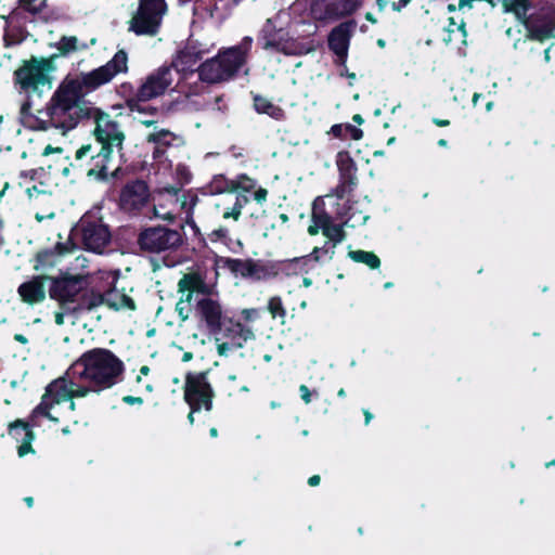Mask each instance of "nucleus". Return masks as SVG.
Masks as SVG:
<instances>
[{
  "instance_id": "obj_17",
  "label": "nucleus",
  "mask_w": 555,
  "mask_h": 555,
  "mask_svg": "<svg viewBox=\"0 0 555 555\" xmlns=\"http://www.w3.org/2000/svg\"><path fill=\"white\" fill-rule=\"evenodd\" d=\"M173 74L171 67H160L155 73L151 74L142 83L137 92L138 100L146 102L153 98L163 94L166 89L171 85Z\"/></svg>"
},
{
  "instance_id": "obj_63",
  "label": "nucleus",
  "mask_w": 555,
  "mask_h": 555,
  "mask_svg": "<svg viewBox=\"0 0 555 555\" xmlns=\"http://www.w3.org/2000/svg\"><path fill=\"white\" fill-rule=\"evenodd\" d=\"M364 416H365V424L367 425L371 422L373 416L369 411L364 412Z\"/></svg>"
},
{
  "instance_id": "obj_43",
  "label": "nucleus",
  "mask_w": 555,
  "mask_h": 555,
  "mask_svg": "<svg viewBox=\"0 0 555 555\" xmlns=\"http://www.w3.org/2000/svg\"><path fill=\"white\" fill-rule=\"evenodd\" d=\"M260 317V310L256 308L243 309L241 311V321L245 324L256 321Z\"/></svg>"
},
{
  "instance_id": "obj_24",
  "label": "nucleus",
  "mask_w": 555,
  "mask_h": 555,
  "mask_svg": "<svg viewBox=\"0 0 555 555\" xmlns=\"http://www.w3.org/2000/svg\"><path fill=\"white\" fill-rule=\"evenodd\" d=\"M279 273V263L260 259H250L248 280L266 281L275 278Z\"/></svg>"
},
{
  "instance_id": "obj_21",
  "label": "nucleus",
  "mask_w": 555,
  "mask_h": 555,
  "mask_svg": "<svg viewBox=\"0 0 555 555\" xmlns=\"http://www.w3.org/2000/svg\"><path fill=\"white\" fill-rule=\"evenodd\" d=\"M35 427L31 423V414L29 415V422L25 423L22 420H17L9 426V434L17 441H21L18 447V455L24 456L31 451V441L34 440V434L29 429Z\"/></svg>"
},
{
  "instance_id": "obj_42",
  "label": "nucleus",
  "mask_w": 555,
  "mask_h": 555,
  "mask_svg": "<svg viewBox=\"0 0 555 555\" xmlns=\"http://www.w3.org/2000/svg\"><path fill=\"white\" fill-rule=\"evenodd\" d=\"M46 4V0H21V5L28 12L37 13Z\"/></svg>"
},
{
  "instance_id": "obj_59",
  "label": "nucleus",
  "mask_w": 555,
  "mask_h": 555,
  "mask_svg": "<svg viewBox=\"0 0 555 555\" xmlns=\"http://www.w3.org/2000/svg\"><path fill=\"white\" fill-rule=\"evenodd\" d=\"M450 26H455V23L453 21H451V25ZM456 27L465 36V25H464V23H461L460 25H456Z\"/></svg>"
},
{
  "instance_id": "obj_57",
  "label": "nucleus",
  "mask_w": 555,
  "mask_h": 555,
  "mask_svg": "<svg viewBox=\"0 0 555 555\" xmlns=\"http://www.w3.org/2000/svg\"><path fill=\"white\" fill-rule=\"evenodd\" d=\"M376 5L379 11H383L388 5V2L386 0H376Z\"/></svg>"
},
{
  "instance_id": "obj_29",
  "label": "nucleus",
  "mask_w": 555,
  "mask_h": 555,
  "mask_svg": "<svg viewBox=\"0 0 555 555\" xmlns=\"http://www.w3.org/2000/svg\"><path fill=\"white\" fill-rule=\"evenodd\" d=\"M208 237L212 243H221L230 251L240 254L243 250V243L238 238H233L230 234V230L225 227H219L212 230Z\"/></svg>"
},
{
  "instance_id": "obj_55",
  "label": "nucleus",
  "mask_w": 555,
  "mask_h": 555,
  "mask_svg": "<svg viewBox=\"0 0 555 555\" xmlns=\"http://www.w3.org/2000/svg\"><path fill=\"white\" fill-rule=\"evenodd\" d=\"M3 40H4V43H5V46H7V47H10V46H12V44H15V43H16V41L11 40L9 33H5V34H4V36H3Z\"/></svg>"
},
{
  "instance_id": "obj_3",
  "label": "nucleus",
  "mask_w": 555,
  "mask_h": 555,
  "mask_svg": "<svg viewBox=\"0 0 555 555\" xmlns=\"http://www.w3.org/2000/svg\"><path fill=\"white\" fill-rule=\"evenodd\" d=\"M94 121L96 145L87 144L79 147L72 166L85 169L88 177L103 180L117 160L116 168H119L125 133L107 115H100Z\"/></svg>"
},
{
  "instance_id": "obj_36",
  "label": "nucleus",
  "mask_w": 555,
  "mask_h": 555,
  "mask_svg": "<svg viewBox=\"0 0 555 555\" xmlns=\"http://www.w3.org/2000/svg\"><path fill=\"white\" fill-rule=\"evenodd\" d=\"M55 47L62 54H69L79 49H86L87 44L86 43L80 44L78 38L75 36H63L57 41Z\"/></svg>"
},
{
  "instance_id": "obj_8",
  "label": "nucleus",
  "mask_w": 555,
  "mask_h": 555,
  "mask_svg": "<svg viewBox=\"0 0 555 555\" xmlns=\"http://www.w3.org/2000/svg\"><path fill=\"white\" fill-rule=\"evenodd\" d=\"M49 62L31 57L25 61L14 72V87L20 94L26 96L25 100L31 102L33 95H42L44 89L51 88Z\"/></svg>"
},
{
  "instance_id": "obj_23",
  "label": "nucleus",
  "mask_w": 555,
  "mask_h": 555,
  "mask_svg": "<svg viewBox=\"0 0 555 555\" xmlns=\"http://www.w3.org/2000/svg\"><path fill=\"white\" fill-rule=\"evenodd\" d=\"M363 3V0H327L325 15L330 18H341L354 13Z\"/></svg>"
},
{
  "instance_id": "obj_50",
  "label": "nucleus",
  "mask_w": 555,
  "mask_h": 555,
  "mask_svg": "<svg viewBox=\"0 0 555 555\" xmlns=\"http://www.w3.org/2000/svg\"><path fill=\"white\" fill-rule=\"evenodd\" d=\"M37 175V171L35 169L30 170H24L20 173L21 179L29 178L30 180L35 179V176Z\"/></svg>"
},
{
  "instance_id": "obj_13",
  "label": "nucleus",
  "mask_w": 555,
  "mask_h": 555,
  "mask_svg": "<svg viewBox=\"0 0 555 555\" xmlns=\"http://www.w3.org/2000/svg\"><path fill=\"white\" fill-rule=\"evenodd\" d=\"M165 12L164 0H141L131 20L130 29L137 35L153 36L157 34Z\"/></svg>"
},
{
  "instance_id": "obj_47",
  "label": "nucleus",
  "mask_w": 555,
  "mask_h": 555,
  "mask_svg": "<svg viewBox=\"0 0 555 555\" xmlns=\"http://www.w3.org/2000/svg\"><path fill=\"white\" fill-rule=\"evenodd\" d=\"M268 191L263 188H259L254 192V199L258 203H263L267 199Z\"/></svg>"
},
{
  "instance_id": "obj_60",
  "label": "nucleus",
  "mask_w": 555,
  "mask_h": 555,
  "mask_svg": "<svg viewBox=\"0 0 555 555\" xmlns=\"http://www.w3.org/2000/svg\"><path fill=\"white\" fill-rule=\"evenodd\" d=\"M365 18H366L369 22L373 23V24H375V23L377 22V20L374 17V15H373L372 13H370V12H367V13L365 14Z\"/></svg>"
},
{
  "instance_id": "obj_28",
  "label": "nucleus",
  "mask_w": 555,
  "mask_h": 555,
  "mask_svg": "<svg viewBox=\"0 0 555 555\" xmlns=\"http://www.w3.org/2000/svg\"><path fill=\"white\" fill-rule=\"evenodd\" d=\"M146 140L155 144L153 156L157 158L164 154L166 146L171 145L177 140V137L166 129L155 127L153 131L146 134Z\"/></svg>"
},
{
  "instance_id": "obj_41",
  "label": "nucleus",
  "mask_w": 555,
  "mask_h": 555,
  "mask_svg": "<svg viewBox=\"0 0 555 555\" xmlns=\"http://www.w3.org/2000/svg\"><path fill=\"white\" fill-rule=\"evenodd\" d=\"M233 182H234V191L241 189L245 192H250L256 186L255 180L248 178L245 175L237 176V178L235 180H233Z\"/></svg>"
},
{
  "instance_id": "obj_11",
  "label": "nucleus",
  "mask_w": 555,
  "mask_h": 555,
  "mask_svg": "<svg viewBox=\"0 0 555 555\" xmlns=\"http://www.w3.org/2000/svg\"><path fill=\"white\" fill-rule=\"evenodd\" d=\"M312 221L317 227L321 228L322 233L328 238L322 247H315L312 255L315 261H319L322 256L332 259L335 254L337 244L345 240V232L341 224H334L331 216H328L322 208V203L315 201L312 207Z\"/></svg>"
},
{
  "instance_id": "obj_18",
  "label": "nucleus",
  "mask_w": 555,
  "mask_h": 555,
  "mask_svg": "<svg viewBox=\"0 0 555 555\" xmlns=\"http://www.w3.org/2000/svg\"><path fill=\"white\" fill-rule=\"evenodd\" d=\"M150 198V191L144 181L135 180L127 183L119 196L120 207L126 211L140 210Z\"/></svg>"
},
{
  "instance_id": "obj_10",
  "label": "nucleus",
  "mask_w": 555,
  "mask_h": 555,
  "mask_svg": "<svg viewBox=\"0 0 555 555\" xmlns=\"http://www.w3.org/2000/svg\"><path fill=\"white\" fill-rule=\"evenodd\" d=\"M74 235L81 240L86 249L102 254L111 242V232L102 219L92 214L81 217L74 229Z\"/></svg>"
},
{
  "instance_id": "obj_54",
  "label": "nucleus",
  "mask_w": 555,
  "mask_h": 555,
  "mask_svg": "<svg viewBox=\"0 0 555 555\" xmlns=\"http://www.w3.org/2000/svg\"><path fill=\"white\" fill-rule=\"evenodd\" d=\"M313 224H311L308 229L309 234L315 235L321 228L317 227V224L312 221Z\"/></svg>"
},
{
  "instance_id": "obj_34",
  "label": "nucleus",
  "mask_w": 555,
  "mask_h": 555,
  "mask_svg": "<svg viewBox=\"0 0 555 555\" xmlns=\"http://www.w3.org/2000/svg\"><path fill=\"white\" fill-rule=\"evenodd\" d=\"M348 256L356 262L369 266L371 269H377L380 266L379 258L372 251L350 250Z\"/></svg>"
},
{
  "instance_id": "obj_64",
  "label": "nucleus",
  "mask_w": 555,
  "mask_h": 555,
  "mask_svg": "<svg viewBox=\"0 0 555 555\" xmlns=\"http://www.w3.org/2000/svg\"><path fill=\"white\" fill-rule=\"evenodd\" d=\"M527 0H517L516 3L518 5H521V8L526 11L527 10V4H526Z\"/></svg>"
},
{
  "instance_id": "obj_53",
  "label": "nucleus",
  "mask_w": 555,
  "mask_h": 555,
  "mask_svg": "<svg viewBox=\"0 0 555 555\" xmlns=\"http://www.w3.org/2000/svg\"><path fill=\"white\" fill-rule=\"evenodd\" d=\"M55 323H56L57 325H63V324H64V313H62V312H57V313L55 314Z\"/></svg>"
},
{
  "instance_id": "obj_61",
  "label": "nucleus",
  "mask_w": 555,
  "mask_h": 555,
  "mask_svg": "<svg viewBox=\"0 0 555 555\" xmlns=\"http://www.w3.org/2000/svg\"><path fill=\"white\" fill-rule=\"evenodd\" d=\"M353 121L361 125L363 122V118L361 117V115L359 114H356L353 117H352Z\"/></svg>"
},
{
  "instance_id": "obj_35",
  "label": "nucleus",
  "mask_w": 555,
  "mask_h": 555,
  "mask_svg": "<svg viewBox=\"0 0 555 555\" xmlns=\"http://www.w3.org/2000/svg\"><path fill=\"white\" fill-rule=\"evenodd\" d=\"M337 167L343 178H354V164L348 152H339L336 157Z\"/></svg>"
},
{
  "instance_id": "obj_27",
  "label": "nucleus",
  "mask_w": 555,
  "mask_h": 555,
  "mask_svg": "<svg viewBox=\"0 0 555 555\" xmlns=\"http://www.w3.org/2000/svg\"><path fill=\"white\" fill-rule=\"evenodd\" d=\"M249 262L250 258L238 259L229 257H218L216 259V267L218 269L228 270L236 278L240 276L248 280Z\"/></svg>"
},
{
  "instance_id": "obj_22",
  "label": "nucleus",
  "mask_w": 555,
  "mask_h": 555,
  "mask_svg": "<svg viewBox=\"0 0 555 555\" xmlns=\"http://www.w3.org/2000/svg\"><path fill=\"white\" fill-rule=\"evenodd\" d=\"M46 276H36L20 285L18 294L25 302L36 304L46 298L44 281Z\"/></svg>"
},
{
  "instance_id": "obj_6",
  "label": "nucleus",
  "mask_w": 555,
  "mask_h": 555,
  "mask_svg": "<svg viewBox=\"0 0 555 555\" xmlns=\"http://www.w3.org/2000/svg\"><path fill=\"white\" fill-rule=\"evenodd\" d=\"M285 13H279L263 25L259 42L266 50H274L285 55H302L313 50V41L308 38H294L284 27Z\"/></svg>"
},
{
  "instance_id": "obj_14",
  "label": "nucleus",
  "mask_w": 555,
  "mask_h": 555,
  "mask_svg": "<svg viewBox=\"0 0 555 555\" xmlns=\"http://www.w3.org/2000/svg\"><path fill=\"white\" fill-rule=\"evenodd\" d=\"M221 333L227 340L220 341V338H216L217 352L220 357H228L232 351L243 348L246 343L256 338L253 327L241 320L228 319Z\"/></svg>"
},
{
  "instance_id": "obj_2",
  "label": "nucleus",
  "mask_w": 555,
  "mask_h": 555,
  "mask_svg": "<svg viewBox=\"0 0 555 555\" xmlns=\"http://www.w3.org/2000/svg\"><path fill=\"white\" fill-rule=\"evenodd\" d=\"M124 371L122 361L107 349L83 352L62 376L46 386L39 404L31 411L33 425L41 426L42 418L59 423L52 414L55 405L112 388L122 380Z\"/></svg>"
},
{
  "instance_id": "obj_33",
  "label": "nucleus",
  "mask_w": 555,
  "mask_h": 555,
  "mask_svg": "<svg viewBox=\"0 0 555 555\" xmlns=\"http://www.w3.org/2000/svg\"><path fill=\"white\" fill-rule=\"evenodd\" d=\"M331 133L339 139L360 140L363 137V131L350 124H337L332 126Z\"/></svg>"
},
{
  "instance_id": "obj_30",
  "label": "nucleus",
  "mask_w": 555,
  "mask_h": 555,
  "mask_svg": "<svg viewBox=\"0 0 555 555\" xmlns=\"http://www.w3.org/2000/svg\"><path fill=\"white\" fill-rule=\"evenodd\" d=\"M105 305L114 310L135 309L133 299L116 288L105 291Z\"/></svg>"
},
{
  "instance_id": "obj_19",
  "label": "nucleus",
  "mask_w": 555,
  "mask_h": 555,
  "mask_svg": "<svg viewBox=\"0 0 555 555\" xmlns=\"http://www.w3.org/2000/svg\"><path fill=\"white\" fill-rule=\"evenodd\" d=\"M353 27V22L341 23L335 27L328 36V47L336 54L341 64H344L347 59L349 37Z\"/></svg>"
},
{
  "instance_id": "obj_9",
  "label": "nucleus",
  "mask_w": 555,
  "mask_h": 555,
  "mask_svg": "<svg viewBox=\"0 0 555 555\" xmlns=\"http://www.w3.org/2000/svg\"><path fill=\"white\" fill-rule=\"evenodd\" d=\"M141 250L149 254L176 251L183 244L181 231L163 225L149 227L138 237Z\"/></svg>"
},
{
  "instance_id": "obj_32",
  "label": "nucleus",
  "mask_w": 555,
  "mask_h": 555,
  "mask_svg": "<svg viewBox=\"0 0 555 555\" xmlns=\"http://www.w3.org/2000/svg\"><path fill=\"white\" fill-rule=\"evenodd\" d=\"M254 106L259 114H267L276 120L281 119L284 115L282 108L261 96H255Z\"/></svg>"
},
{
  "instance_id": "obj_25",
  "label": "nucleus",
  "mask_w": 555,
  "mask_h": 555,
  "mask_svg": "<svg viewBox=\"0 0 555 555\" xmlns=\"http://www.w3.org/2000/svg\"><path fill=\"white\" fill-rule=\"evenodd\" d=\"M312 262H317L312 253L307 256L296 257L279 263L280 272L286 275H298L307 273L312 269Z\"/></svg>"
},
{
  "instance_id": "obj_7",
  "label": "nucleus",
  "mask_w": 555,
  "mask_h": 555,
  "mask_svg": "<svg viewBox=\"0 0 555 555\" xmlns=\"http://www.w3.org/2000/svg\"><path fill=\"white\" fill-rule=\"evenodd\" d=\"M152 199L153 216L165 221H173L184 215L185 221L189 222L197 203L196 195L175 186L158 190Z\"/></svg>"
},
{
  "instance_id": "obj_20",
  "label": "nucleus",
  "mask_w": 555,
  "mask_h": 555,
  "mask_svg": "<svg viewBox=\"0 0 555 555\" xmlns=\"http://www.w3.org/2000/svg\"><path fill=\"white\" fill-rule=\"evenodd\" d=\"M528 38L537 41H544L553 36L555 30V20L552 14L544 13L531 17L527 23Z\"/></svg>"
},
{
  "instance_id": "obj_12",
  "label": "nucleus",
  "mask_w": 555,
  "mask_h": 555,
  "mask_svg": "<svg viewBox=\"0 0 555 555\" xmlns=\"http://www.w3.org/2000/svg\"><path fill=\"white\" fill-rule=\"evenodd\" d=\"M214 390L207 380V374L190 373L186 375L184 399L190 405L189 421L194 422L193 414L202 409L210 411L212 406Z\"/></svg>"
},
{
  "instance_id": "obj_16",
  "label": "nucleus",
  "mask_w": 555,
  "mask_h": 555,
  "mask_svg": "<svg viewBox=\"0 0 555 555\" xmlns=\"http://www.w3.org/2000/svg\"><path fill=\"white\" fill-rule=\"evenodd\" d=\"M210 49L197 40L189 39L185 47L181 49L172 61V72L177 73H193L197 62L207 53Z\"/></svg>"
},
{
  "instance_id": "obj_1",
  "label": "nucleus",
  "mask_w": 555,
  "mask_h": 555,
  "mask_svg": "<svg viewBox=\"0 0 555 555\" xmlns=\"http://www.w3.org/2000/svg\"><path fill=\"white\" fill-rule=\"evenodd\" d=\"M128 55L124 50L115 53L105 65L76 77H67L54 91L49 103L35 115L30 112L33 102L24 100L20 108L22 124L34 130L61 129L63 133L74 129L78 122L90 114L95 119L102 115L82 101L83 96L99 87L109 82L117 74L128 69Z\"/></svg>"
},
{
  "instance_id": "obj_48",
  "label": "nucleus",
  "mask_w": 555,
  "mask_h": 555,
  "mask_svg": "<svg viewBox=\"0 0 555 555\" xmlns=\"http://www.w3.org/2000/svg\"><path fill=\"white\" fill-rule=\"evenodd\" d=\"M299 391H300L301 399L306 403H309L311 401V391L309 390V388L305 385H301L299 387Z\"/></svg>"
},
{
  "instance_id": "obj_4",
  "label": "nucleus",
  "mask_w": 555,
  "mask_h": 555,
  "mask_svg": "<svg viewBox=\"0 0 555 555\" xmlns=\"http://www.w3.org/2000/svg\"><path fill=\"white\" fill-rule=\"evenodd\" d=\"M251 44L253 38L244 37L238 44L219 51L197 67L199 79L208 83L230 80L245 66Z\"/></svg>"
},
{
  "instance_id": "obj_49",
  "label": "nucleus",
  "mask_w": 555,
  "mask_h": 555,
  "mask_svg": "<svg viewBox=\"0 0 555 555\" xmlns=\"http://www.w3.org/2000/svg\"><path fill=\"white\" fill-rule=\"evenodd\" d=\"M124 402L128 404H141L143 400L140 397L126 396L124 397Z\"/></svg>"
},
{
  "instance_id": "obj_52",
  "label": "nucleus",
  "mask_w": 555,
  "mask_h": 555,
  "mask_svg": "<svg viewBox=\"0 0 555 555\" xmlns=\"http://www.w3.org/2000/svg\"><path fill=\"white\" fill-rule=\"evenodd\" d=\"M320 480H321L320 476H318V475H313V476H311V477L308 479V483H309V486H311V487H315V486H318V485L320 483Z\"/></svg>"
},
{
  "instance_id": "obj_5",
  "label": "nucleus",
  "mask_w": 555,
  "mask_h": 555,
  "mask_svg": "<svg viewBox=\"0 0 555 555\" xmlns=\"http://www.w3.org/2000/svg\"><path fill=\"white\" fill-rule=\"evenodd\" d=\"M207 288L205 281L197 273L185 274L179 282L181 292L202 294L196 304V315L210 334L219 335L229 318L218 299L205 295Z\"/></svg>"
},
{
  "instance_id": "obj_26",
  "label": "nucleus",
  "mask_w": 555,
  "mask_h": 555,
  "mask_svg": "<svg viewBox=\"0 0 555 555\" xmlns=\"http://www.w3.org/2000/svg\"><path fill=\"white\" fill-rule=\"evenodd\" d=\"M101 305H105V291L87 287L80 293L76 306L72 309L76 310H92Z\"/></svg>"
},
{
  "instance_id": "obj_51",
  "label": "nucleus",
  "mask_w": 555,
  "mask_h": 555,
  "mask_svg": "<svg viewBox=\"0 0 555 555\" xmlns=\"http://www.w3.org/2000/svg\"><path fill=\"white\" fill-rule=\"evenodd\" d=\"M411 0H399L398 2L392 3V9L395 11H400L404 7H406L410 3Z\"/></svg>"
},
{
  "instance_id": "obj_45",
  "label": "nucleus",
  "mask_w": 555,
  "mask_h": 555,
  "mask_svg": "<svg viewBox=\"0 0 555 555\" xmlns=\"http://www.w3.org/2000/svg\"><path fill=\"white\" fill-rule=\"evenodd\" d=\"M93 279L94 280L106 281L107 282V286H111L112 284L115 283L117 276L114 275L111 271L100 270L96 274L93 275Z\"/></svg>"
},
{
  "instance_id": "obj_44",
  "label": "nucleus",
  "mask_w": 555,
  "mask_h": 555,
  "mask_svg": "<svg viewBox=\"0 0 555 555\" xmlns=\"http://www.w3.org/2000/svg\"><path fill=\"white\" fill-rule=\"evenodd\" d=\"M176 176L181 185L189 183L192 177L189 168L181 164L176 167Z\"/></svg>"
},
{
  "instance_id": "obj_58",
  "label": "nucleus",
  "mask_w": 555,
  "mask_h": 555,
  "mask_svg": "<svg viewBox=\"0 0 555 555\" xmlns=\"http://www.w3.org/2000/svg\"><path fill=\"white\" fill-rule=\"evenodd\" d=\"M434 122L439 127H446L450 124L449 120H442V119H434Z\"/></svg>"
},
{
  "instance_id": "obj_62",
  "label": "nucleus",
  "mask_w": 555,
  "mask_h": 555,
  "mask_svg": "<svg viewBox=\"0 0 555 555\" xmlns=\"http://www.w3.org/2000/svg\"><path fill=\"white\" fill-rule=\"evenodd\" d=\"M26 192H27V194H28V196H29V197H33L34 193H35V192L37 193V192H38V190H37V188H36V186H34V188H27Z\"/></svg>"
},
{
  "instance_id": "obj_37",
  "label": "nucleus",
  "mask_w": 555,
  "mask_h": 555,
  "mask_svg": "<svg viewBox=\"0 0 555 555\" xmlns=\"http://www.w3.org/2000/svg\"><path fill=\"white\" fill-rule=\"evenodd\" d=\"M248 203V197L244 194H236L235 201L232 206V208L225 209L222 214L223 219H230L238 220L242 214V209L245 207V205Z\"/></svg>"
},
{
  "instance_id": "obj_31",
  "label": "nucleus",
  "mask_w": 555,
  "mask_h": 555,
  "mask_svg": "<svg viewBox=\"0 0 555 555\" xmlns=\"http://www.w3.org/2000/svg\"><path fill=\"white\" fill-rule=\"evenodd\" d=\"M206 193L217 195L221 193L234 192V182L223 175H216L205 188Z\"/></svg>"
},
{
  "instance_id": "obj_56",
  "label": "nucleus",
  "mask_w": 555,
  "mask_h": 555,
  "mask_svg": "<svg viewBox=\"0 0 555 555\" xmlns=\"http://www.w3.org/2000/svg\"><path fill=\"white\" fill-rule=\"evenodd\" d=\"M14 339L21 344H27V338L22 334H15Z\"/></svg>"
},
{
  "instance_id": "obj_40",
  "label": "nucleus",
  "mask_w": 555,
  "mask_h": 555,
  "mask_svg": "<svg viewBox=\"0 0 555 555\" xmlns=\"http://www.w3.org/2000/svg\"><path fill=\"white\" fill-rule=\"evenodd\" d=\"M356 185L354 178H343L340 177L339 184L335 188L334 195L341 199L346 196L347 193L351 192L353 186Z\"/></svg>"
},
{
  "instance_id": "obj_46",
  "label": "nucleus",
  "mask_w": 555,
  "mask_h": 555,
  "mask_svg": "<svg viewBox=\"0 0 555 555\" xmlns=\"http://www.w3.org/2000/svg\"><path fill=\"white\" fill-rule=\"evenodd\" d=\"M475 0H457V4H454V3H449L448 4V10L449 11H454L456 9L459 10H463L465 8H468L470 9L472 8V3L474 2Z\"/></svg>"
},
{
  "instance_id": "obj_39",
  "label": "nucleus",
  "mask_w": 555,
  "mask_h": 555,
  "mask_svg": "<svg viewBox=\"0 0 555 555\" xmlns=\"http://www.w3.org/2000/svg\"><path fill=\"white\" fill-rule=\"evenodd\" d=\"M268 310L271 313L272 318L284 319L286 315V310L283 306L281 297L279 296H274L269 299Z\"/></svg>"
},
{
  "instance_id": "obj_15",
  "label": "nucleus",
  "mask_w": 555,
  "mask_h": 555,
  "mask_svg": "<svg viewBox=\"0 0 555 555\" xmlns=\"http://www.w3.org/2000/svg\"><path fill=\"white\" fill-rule=\"evenodd\" d=\"M88 284V279L82 275L61 276L52 279L49 294L61 305L73 304L76 306L80 293Z\"/></svg>"
},
{
  "instance_id": "obj_38",
  "label": "nucleus",
  "mask_w": 555,
  "mask_h": 555,
  "mask_svg": "<svg viewBox=\"0 0 555 555\" xmlns=\"http://www.w3.org/2000/svg\"><path fill=\"white\" fill-rule=\"evenodd\" d=\"M350 214L348 219L345 221V224H349L350 227H359L366 223L369 219V215L363 210H357L353 206L349 207Z\"/></svg>"
}]
</instances>
